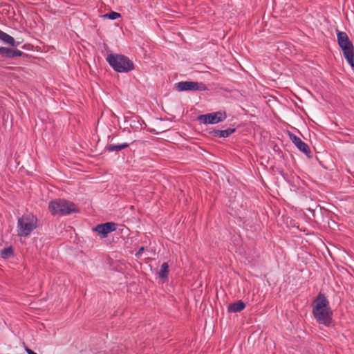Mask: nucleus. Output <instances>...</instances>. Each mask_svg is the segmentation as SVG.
Instances as JSON below:
<instances>
[{
	"instance_id": "1",
	"label": "nucleus",
	"mask_w": 354,
	"mask_h": 354,
	"mask_svg": "<svg viewBox=\"0 0 354 354\" xmlns=\"http://www.w3.org/2000/svg\"><path fill=\"white\" fill-rule=\"evenodd\" d=\"M313 314L319 324L326 326L330 325L333 313L329 306V301L321 292L319 293L314 301Z\"/></svg>"
},
{
	"instance_id": "2",
	"label": "nucleus",
	"mask_w": 354,
	"mask_h": 354,
	"mask_svg": "<svg viewBox=\"0 0 354 354\" xmlns=\"http://www.w3.org/2000/svg\"><path fill=\"white\" fill-rule=\"evenodd\" d=\"M106 59L116 72L128 73L134 69L133 62L124 55L111 53L107 55Z\"/></svg>"
},
{
	"instance_id": "3",
	"label": "nucleus",
	"mask_w": 354,
	"mask_h": 354,
	"mask_svg": "<svg viewBox=\"0 0 354 354\" xmlns=\"http://www.w3.org/2000/svg\"><path fill=\"white\" fill-rule=\"evenodd\" d=\"M37 218L32 214H25L18 218L17 234L21 237L29 236L37 227Z\"/></svg>"
},
{
	"instance_id": "4",
	"label": "nucleus",
	"mask_w": 354,
	"mask_h": 354,
	"mask_svg": "<svg viewBox=\"0 0 354 354\" xmlns=\"http://www.w3.org/2000/svg\"><path fill=\"white\" fill-rule=\"evenodd\" d=\"M48 209L53 215H68L79 211L73 203L64 199H57L50 202Z\"/></svg>"
},
{
	"instance_id": "5",
	"label": "nucleus",
	"mask_w": 354,
	"mask_h": 354,
	"mask_svg": "<svg viewBox=\"0 0 354 354\" xmlns=\"http://www.w3.org/2000/svg\"><path fill=\"white\" fill-rule=\"evenodd\" d=\"M175 88L179 91H205L207 90V86L203 82L182 81L174 85Z\"/></svg>"
},
{
	"instance_id": "6",
	"label": "nucleus",
	"mask_w": 354,
	"mask_h": 354,
	"mask_svg": "<svg viewBox=\"0 0 354 354\" xmlns=\"http://www.w3.org/2000/svg\"><path fill=\"white\" fill-rule=\"evenodd\" d=\"M227 118L225 111H216L207 114L200 115L197 117V120L203 124H216L223 121Z\"/></svg>"
},
{
	"instance_id": "7",
	"label": "nucleus",
	"mask_w": 354,
	"mask_h": 354,
	"mask_svg": "<svg viewBox=\"0 0 354 354\" xmlns=\"http://www.w3.org/2000/svg\"><path fill=\"white\" fill-rule=\"evenodd\" d=\"M337 42L343 51V55L354 52V47L353 43L350 41L347 34L345 32H338L337 35Z\"/></svg>"
},
{
	"instance_id": "8",
	"label": "nucleus",
	"mask_w": 354,
	"mask_h": 354,
	"mask_svg": "<svg viewBox=\"0 0 354 354\" xmlns=\"http://www.w3.org/2000/svg\"><path fill=\"white\" fill-rule=\"evenodd\" d=\"M289 138L298 149L305 153L307 157L311 158V151L308 145L303 142L301 139L292 133H288Z\"/></svg>"
},
{
	"instance_id": "9",
	"label": "nucleus",
	"mask_w": 354,
	"mask_h": 354,
	"mask_svg": "<svg viewBox=\"0 0 354 354\" xmlns=\"http://www.w3.org/2000/svg\"><path fill=\"white\" fill-rule=\"evenodd\" d=\"M117 224L113 222H106L105 223L97 225L94 231L97 232L102 238L107 236L108 234L116 230Z\"/></svg>"
},
{
	"instance_id": "10",
	"label": "nucleus",
	"mask_w": 354,
	"mask_h": 354,
	"mask_svg": "<svg viewBox=\"0 0 354 354\" xmlns=\"http://www.w3.org/2000/svg\"><path fill=\"white\" fill-rule=\"evenodd\" d=\"M236 131L235 128H229L225 130L214 129L209 131L210 136L213 138H227Z\"/></svg>"
},
{
	"instance_id": "11",
	"label": "nucleus",
	"mask_w": 354,
	"mask_h": 354,
	"mask_svg": "<svg viewBox=\"0 0 354 354\" xmlns=\"http://www.w3.org/2000/svg\"><path fill=\"white\" fill-rule=\"evenodd\" d=\"M245 307V304L241 300H239L230 304L227 307V310L230 313H239L243 310Z\"/></svg>"
},
{
	"instance_id": "12",
	"label": "nucleus",
	"mask_w": 354,
	"mask_h": 354,
	"mask_svg": "<svg viewBox=\"0 0 354 354\" xmlns=\"http://www.w3.org/2000/svg\"><path fill=\"white\" fill-rule=\"evenodd\" d=\"M129 146V144L126 142L118 145L110 144L106 146L105 149L109 152L118 151L127 148Z\"/></svg>"
},
{
	"instance_id": "13",
	"label": "nucleus",
	"mask_w": 354,
	"mask_h": 354,
	"mask_svg": "<svg viewBox=\"0 0 354 354\" xmlns=\"http://www.w3.org/2000/svg\"><path fill=\"white\" fill-rule=\"evenodd\" d=\"M0 40L6 44H8L12 47H15V39L12 36L8 35L7 33H6L4 32H2L1 37H0Z\"/></svg>"
},
{
	"instance_id": "14",
	"label": "nucleus",
	"mask_w": 354,
	"mask_h": 354,
	"mask_svg": "<svg viewBox=\"0 0 354 354\" xmlns=\"http://www.w3.org/2000/svg\"><path fill=\"white\" fill-rule=\"evenodd\" d=\"M0 55L3 58H14L13 49L7 47H0Z\"/></svg>"
},
{
	"instance_id": "15",
	"label": "nucleus",
	"mask_w": 354,
	"mask_h": 354,
	"mask_svg": "<svg viewBox=\"0 0 354 354\" xmlns=\"http://www.w3.org/2000/svg\"><path fill=\"white\" fill-rule=\"evenodd\" d=\"M14 250L10 247L5 248L1 250L0 256L4 259H8L12 257H14Z\"/></svg>"
},
{
	"instance_id": "16",
	"label": "nucleus",
	"mask_w": 354,
	"mask_h": 354,
	"mask_svg": "<svg viewBox=\"0 0 354 354\" xmlns=\"http://www.w3.org/2000/svg\"><path fill=\"white\" fill-rule=\"evenodd\" d=\"M169 274V265L165 262L161 265L160 270L158 272L159 277L161 279H167Z\"/></svg>"
},
{
	"instance_id": "17",
	"label": "nucleus",
	"mask_w": 354,
	"mask_h": 354,
	"mask_svg": "<svg viewBox=\"0 0 354 354\" xmlns=\"http://www.w3.org/2000/svg\"><path fill=\"white\" fill-rule=\"evenodd\" d=\"M140 121L145 124L144 121L142 120L141 118L140 117H136L135 118H133L131 122V124H130V127L132 128V129H134L136 130H138V129H142V123L140 122Z\"/></svg>"
},
{
	"instance_id": "18",
	"label": "nucleus",
	"mask_w": 354,
	"mask_h": 354,
	"mask_svg": "<svg viewBox=\"0 0 354 354\" xmlns=\"http://www.w3.org/2000/svg\"><path fill=\"white\" fill-rule=\"evenodd\" d=\"M121 17V15L118 12L111 11L110 12H108L106 14H104L102 17L104 19H109L111 20H115L118 18H120Z\"/></svg>"
},
{
	"instance_id": "19",
	"label": "nucleus",
	"mask_w": 354,
	"mask_h": 354,
	"mask_svg": "<svg viewBox=\"0 0 354 354\" xmlns=\"http://www.w3.org/2000/svg\"><path fill=\"white\" fill-rule=\"evenodd\" d=\"M344 56L350 66L354 68V52L350 53H347L346 55H344Z\"/></svg>"
},
{
	"instance_id": "20",
	"label": "nucleus",
	"mask_w": 354,
	"mask_h": 354,
	"mask_svg": "<svg viewBox=\"0 0 354 354\" xmlns=\"http://www.w3.org/2000/svg\"><path fill=\"white\" fill-rule=\"evenodd\" d=\"M14 57H28V55L19 49H13Z\"/></svg>"
},
{
	"instance_id": "21",
	"label": "nucleus",
	"mask_w": 354,
	"mask_h": 354,
	"mask_svg": "<svg viewBox=\"0 0 354 354\" xmlns=\"http://www.w3.org/2000/svg\"><path fill=\"white\" fill-rule=\"evenodd\" d=\"M145 250V248L142 246L140 247L138 252L136 253L135 256L136 258H140L142 252Z\"/></svg>"
},
{
	"instance_id": "22",
	"label": "nucleus",
	"mask_w": 354,
	"mask_h": 354,
	"mask_svg": "<svg viewBox=\"0 0 354 354\" xmlns=\"http://www.w3.org/2000/svg\"><path fill=\"white\" fill-rule=\"evenodd\" d=\"M26 351L28 354H37V353H35V351L28 348H26Z\"/></svg>"
},
{
	"instance_id": "23",
	"label": "nucleus",
	"mask_w": 354,
	"mask_h": 354,
	"mask_svg": "<svg viewBox=\"0 0 354 354\" xmlns=\"http://www.w3.org/2000/svg\"><path fill=\"white\" fill-rule=\"evenodd\" d=\"M21 44V42L20 41H15V46H18L19 45Z\"/></svg>"
}]
</instances>
